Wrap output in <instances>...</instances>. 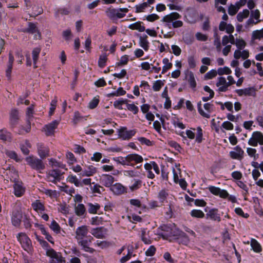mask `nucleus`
Masks as SVG:
<instances>
[{"mask_svg":"<svg viewBox=\"0 0 263 263\" xmlns=\"http://www.w3.org/2000/svg\"><path fill=\"white\" fill-rule=\"evenodd\" d=\"M117 12V9L115 8H109L106 11L107 16L111 20L116 18V13Z\"/></svg>","mask_w":263,"mask_h":263,"instance_id":"obj_51","label":"nucleus"},{"mask_svg":"<svg viewBox=\"0 0 263 263\" xmlns=\"http://www.w3.org/2000/svg\"><path fill=\"white\" fill-rule=\"evenodd\" d=\"M23 218L22 211L20 208H16L13 210L11 216V222L13 226L19 227Z\"/></svg>","mask_w":263,"mask_h":263,"instance_id":"obj_1","label":"nucleus"},{"mask_svg":"<svg viewBox=\"0 0 263 263\" xmlns=\"http://www.w3.org/2000/svg\"><path fill=\"white\" fill-rule=\"evenodd\" d=\"M164 85V83L162 82L161 80H157L154 82L153 85V89L155 91H159L162 87Z\"/></svg>","mask_w":263,"mask_h":263,"instance_id":"obj_46","label":"nucleus"},{"mask_svg":"<svg viewBox=\"0 0 263 263\" xmlns=\"http://www.w3.org/2000/svg\"><path fill=\"white\" fill-rule=\"evenodd\" d=\"M99 100L96 97H94L92 100L90 101L88 104V107L90 109L95 108L99 103Z\"/></svg>","mask_w":263,"mask_h":263,"instance_id":"obj_59","label":"nucleus"},{"mask_svg":"<svg viewBox=\"0 0 263 263\" xmlns=\"http://www.w3.org/2000/svg\"><path fill=\"white\" fill-rule=\"evenodd\" d=\"M41 51V48L40 47H37L34 48L32 51V56L34 68L37 67L36 63L39 59V57Z\"/></svg>","mask_w":263,"mask_h":263,"instance_id":"obj_21","label":"nucleus"},{"mask_svg":"<svg viewBox=\"0 0 263 263\" xmlns=\"http://www.w3.org/2000/svg\"><path fill=\"white\" fill-rule=\"evenodd\" d=\"M76 238L77 239L78 243L82 246V226L79 227L76 232Z\"/></svg>","mask_w":263,"mask_h":263,"instance_id":"obj_37","label":"nucleus"},{"mask_svg":"<svg viewBox=\"0 0 263 263\" xmlns=\"http://www.w3.org/2000/svg\"><path fill=\"white\" fill-rule=\"evenodd\" d=\"M187 81L190 87L194 90H196L197 83L195 79L194 73L192 71L189 72V78Z\"/></svg>","mask_w":263,"mask_h":263,"instance_id":"obj_23","label":"nucleus"},{"mask_svg":"<svg viewBox=\"0 0 263 263\" xmlns=\"http://www.w3.org/2000/svg\"><path fill=\"white\" fill-rule=\"evenodd\" d=\"M107 232L106 228L101 227L92 229L91 233L96 238H104Z\"/></svg>","mask_w":263,"mask_h":263,"instance_id":"obj_12","label":"nucleus"},{"mask_svg":"<svg viewBox=\"0 0 263 263\" xmlns=\"http://www.w3.org/2000/svg\"><path fill=\"white\" fill-rule=\"evenodd\" d=\"M247 152L249 156L254 158V160H256L259 157V155L256 154V150L255 148H247Z\"/></svg>","mask_w":263,"mask_h":263,"instance_id":"obj_44","label":"nucleus"},{"mask_svg":"<svg viewBox=\"0 0 263 263\" xmlns=\"http://www.w3.org/2000/svg\"><path fill=\"white\" fill-rule=\"evenodd\" d=\"M168 194L164 190H161L159 192L158 194V198L160 202L162 203L166 199Z\"/></svg>","mask_w":263,"mask_h":263,"instance_id":"obj_61","label":"nucleus"},{"mask_svg":"<svg viewBox=\"0 0 263 263\" xmlns=\"http://www.w3.org/2000/svg\"><path fill=\"white\" fill-rule=\"evenodd\" d=\"M107 60V55L106 54H101L100 55L98 60V66L100 68H103L106 66V63Z\"/></svg>","mask_w":263,"mask_h":263,"instance_id":"obj_38","label":"nucleus"},{"mask_svg":"<svg viewBox=\"0 0 263 263\" xmlns=\"http://www.w3.org/2000/svg\"><path fill=\"white\" fill-rule=\"evenodd\" d=\"M147 7V3H143L141 4L136 5V13H140L144 11V10Z\"/></svg>","mask_w":263,"mask_h":263,"instance_id":"obj_55","label":"nucleus"},{"mask_svg":"<svg viewBox=\"0 0 263 263\" xmlns=\"http://www.w3.org/2000/svg\"><path fill=\"white\" fill-rule=\"evenodd\" d=\"M126 159L128 161H134L136 163H139L143 162V158L141 156L137 154H129L126 156Z\"/></svg>","mask_w":263,"mask_h":263,"instance_id":"obj_20","label":"nucleus"},{"mask_svg":"<svg viewBox=\"0 0 263 263\" xmlns=\"http://www.w3.org/2000/svg\"><path fill=\"white\" fill-rule=\"evenodd\" d=\"M190 214L192 217L195 218H202L205 216L204 213L200 210H193L191 211Z\"/></svg>","mask_w":263,"mask_h":263,"instance_id":"obj_36","label":"nucleus"},{"mask_svg":"<svg viewBox=\"0 0 263 263\" xmlns=\"http://www.w3.org/2000/svg\"><path fill=\"white\" fill-rule=\"evenodd\" d=\"M32 207L35 211L45 210V206L41 202L40 200H36L35 202L32 203Z\"/></svg>","mask_w":263,"mask_h":263,"instance_id":"obj_32","label":"nucleus"},{"mask_svg":"<svg viewBox=\"0 0 263 263\" xmlns=\"http://www.w3.org/2000/svg\"><path fill=\"white\" fill-rule=\"evenodd\" d=\"M33 106L32 105L31 106L28 107L27 108L26 111V116H27V127L24 129L26 133H29L31 129V120L33 117Z\"/></svg>","mask_w":263,"mask_h":263,"instance_id":"obj_15","label":"nucleus"},{"mask_svg":"<svg viewBox=\"0 0 263 263\" xmlns=\"http://www.w3.org/2000/svg\"><path fill=\"white\" fill-rule=\"evenodd\" d=\"M244 93L246 96H255V89L254 87H248L244 89Z\"/></svg>","mask_w":263,"mask_h":263,"instance_id":"obj_54","label":"nucleus"},{"mask_svg":"<svg viewBox=\"0 0 263 263\" xmlns=\"http://www.w3.org/2000/svg\"><path fill=\"white\" fill-rule=\"evenodd\" d=\"M128 56L124 55L121 57L119 62L116 63V66L120 67L123 65H126L128 62Z\"/></svg>","mask_w":263,"mask_h":263,"instance_id":"obj_48","label":"nucleus"},{"mask_svg":"<svg viewBox=\"0 0 263 263\" xmlns=\"http://www.w3.org/2000/svg\"><path fill=\"white\" fill-rule=\"evenodd\" d=\"M37 153L41 159H44L49 155V149L43 143L37 144Z\"/></svg>","mask_w":263,"mask_h":263,"instance_id":"obj_13","label":"nucleus"},{"mask_svg":"<svg viewBox=\"0 0 263 263\" xmlns=\"http://www.w3.org/2000/svg\"><path fill=\"white\" fill-rule=\"evenodd\" d=\"M251 246L253 251L256 253H260L262 251V248L259 243L255 239H251Z\"/></svg>","mask_w":263,"mask_h":263,"instance_id":"obj_27","label":"nucleus"},{"mask_svg":"<svg viewBox=\"0 0 263 263\" xmlns=\"http://www.w3.org/2000/svg\"><path fill=\"white\" fill-rule=\"evenodd\" d=\"M148 36L144 34L143 36L140 37V46L145 51H148L149 49V42L147 40Z\"/></svg>","mask_w":263,"mask_h":263,"instance_id":"obj_22","label":"nucleus"},{"mask_svg":"<svg viewBox=\"0 0 263 263\" xmlns=\"http://www.w3.org/2000/svg\"><path fill=\"white\" fill-rule=\"evenodd\" d=\"M110 190L117 195H120L125 192V187L120 183H115L112 185Z\"/></svg>","mask_w":263,"mask_h":263,"instance_id":"obj_19","label":"nucleus"},{"mask_svg":"<svg viewBox=\"0 0 263 263\" xmlns=\"http://www.w3.org/2000/svg\"><path fill=\"white\" fill-rule=\"evenodd\" d=\"M50 228L56 233H59L60 232V227L59 224L54 220H52Z\"/></svg>","mask_w":263,"mask_h":263,"instance_id":"obj_58","label":"nucleus"},{"mask_svg":"<svg viewBox=\"0 0 263 263\" xmlns=\"http://www.w3.org/2000/svg\"><path fill=\"white\" fill-rule=\"evenodd\" d=\"M143 22L138 21L129 26V28L132 30H137L140 32H143L145 30V27L142 25Z\"/></svg>","mask_w":263,"mask_h":263,"instance_id":"obj_25","label":"nucleus"},{"mask_svg":"<svg viewBox=\"0 0 263 263\" xmlns=\"http://www.w3.org/2000/svg\"><path fill=\"white\" fill-rule=\"evenodd\" d=\"M128 100L127 99H124L123 98H120L118 100L115 101L114 102V106L115 108L118 109H123V107L122 105L123 104H126L128 102Z\"/></svg>","mask_w":263,"mask_h":263,"instance_id":"obj_31","label":"nucleus"},{"mask_svg":"<svg viewBox=\"0 0 263 263\" xmlns=\"http://www.w3.org/2000/svg\"><path fill=\"white\" fill-rule=\"evenodd\" d=\"M128 11L127 8H120L118 10H117V12L116 13V18H121L124 17L125 16V13L127 12Z\"/></svg>","mask_w":263,"mask_h":263,"instance_id":"obj_43","label":"nucleus"},{"mask_svg":"<svg viewBox=\"0 0 263 263\" xmlns=\"http://www.w3.org/2000/svg\"><path fill=\"white\" fill-rule=\"evenodd\" d=\"M206 218L218 222L221 221L220 215L218 213V210L216 208L211 209L207 212Z\"/></svg>","mask_w":263,"mask_h":263,"instance_id":"obj_10","label":"nucleus"},{"mask_svg":"<svg viewBox=\"0 0 263 263\" xmlns=\"http://www.w3.org/2000/svg\"><path fill=\"white\" fill-rule=\"evenodd\" d=\"M156 249L154 246H151L145 252V255L147 256H153L156 253Z\"/></svg>","mask_w":263,"mask_h":263,"instance_id":"obj_64","label":"nucleus"},{"mask_svg":"<svg viewBox=\"0 0 263 263\" xmlns=\"http://www.w3.org/2000/svg\"><path fill=\"white\" fill-rule=\"evenodd\" d=\"M258 143L260 145L263 144V134L260 132L255 131L252 133L251 137L248 141V144L251 146L256 147Z\"/></svg>","mask_w":263,"mask_h":263,"instance_id":"obj_2","label":"nucleus"},{"mask_svg":"<svg viewBox=\"0 0 263 263\" xmlns=\"http://www.w3.org/2000/svg\"><path fill=\"white\" fill-rule=\"evenodd\" d=\"M46 255L53 260L55 263H65V258L62 255L61 253L56 252L53 249L50 248L46 251Z\"/></svg>","mask_w":263,"mask_h":263,"instance_id":"obj_3","label":"nucleus"},{"mask_svg":"<svg viewBox=\"0 0 263 263\" xmlns=\"http://www.w3.org/2000/svg\"><path fill=\"white\" fill-rule=\"evenodd\" d=\"M183 41L187 45H192L194 42L193 34L191 32L186 33L183 35Z\"/></svg>","mask_w":263,"mask_h":263,"instance_id":"obj_24","label":"nucleus"},{"mask_svg":"<svg viewBox=\"0 0 263 263\" xmlns=\"http://www.w3.org/2000/svg\"><path fill=\"white\" fill-rule=\"evenodd\" d=\"M84 48L86 50L87 53H91L92 47H91V39L90 36L88 37L84 43Z\"/></svg>","mask_w":263,"mask_h":263,"instance_id":"obj_42","label":"nucleus"},{"mask_svg":"<svg viewBox=\"0 0 263 263\" xmlns=\"http://www.w3.org/2000/svg\"><path fill=\"white\" fill-rule=\"evenodd\" d=\"M114 182V178L109 175L103 174L100 178V183L106 187H110L112 185Z\"/></svg>","mask_w":263,"mask_h":263,"instance_id":"obj_14","label":"nucleus"},{"mask_svg":"<svg viewBox=\"0 0 263 263\" xmlns=\"http://www.w3.org/2000/svg\"><path fill=\"white\" fill-rule=\"evenodd\" d=\"M82 200V196L81 195L77 194L74 197L75 202V212L78 216L82 215V203H79L76 205L77 202H81Z\"/></svg>","mask_w":263,"mask_h":263,"instance_id":"obj_16","label":"nucleus"},{"mask_svg":"<svg viewBox=\"0 0 263 263\" xmlns=\"http://www.w3.org/2000/svg\"><path fill=\"white\" fill-rule=\"evenodd\" d=\"M66 158L68 160V163L69 164H73L77 162L76 158L74 157V155L70 152H67Z\"/></svg>","mask_w":263,"mask_h":263,"instance_id":"obj_53","label":"nucleus"},{"mask_svg":"<svg viewBox=\"0 0 263 263\" xmlns=\"http://www.w3.org/2000/svg\"><path fill=\"white\" fill-rule=\"evenodd\" d=\"M119 136L122 139V140H129V137L128 136V131L126 130V128L121 129L119 131Z\"/></svg>","mask_w":263,"mask_h":263,"instance_id":"obj_41","label":"nucleus"},{"mask_svg":"<svg viewBox=\"0 0 263 263\" xmlns=\"http://www.w3.org/2000/svg\"><path fill=\"white\" fill-rule=\"evenodd\" d=\"M197 134L196 137V141L200 143L202 141L203 133L202 129L200 126H198L197 128Z\"/></svg>","mask_w":263,"mask_h":263,"instance_id":"obj_50","label":"nucleus"},{"mask_svg":"<svg viewBox=\"0 0 263 263\" xmlns=\"http://www.w3.org/2000/svg\"><path fill=\"white\" fill-rule=\"evenodd\" d=\"M5 153L9 158L14 160L16 162L20 161V158L14 151L7 150Z\"/></svg>","mask_w":263,"mask_h":263,"instance_id":"obj_35","label":"nucleus"},{"mask_svg":"<svg viewBox=\"0 0 263 263\" xmlns=\"http://www.w3.org/2000/svg\"><path fill=\"white\" fill-rule=\"evenodd\" d=\"M217 72L219 75H223V74H229L231 73V70L227 66H225L223 68L220 67L217 70Z\"/></svg>","mask_w":263,"mask_h":263,"instance_id":"obj_47","label":"nucleus"},{"mask_svg":"<svg viewBox=\"0 0 263 263\" xmlns=\"http://www.w3.org/2000/svg\"><path fill=\"white\" fill-rule=\"evenodd\" d=\"M249 11L246 9L243 10L242 12H239L237 15V19L239 22H241L243 20L248 17L249 15Z\"/></svg>","mask_w":263,"mask_h":263,"instance_id":"obj_34","label":"nucleus"},{"mask_svg":"<svg viewBox=\"0 0 263 263\" xmlns=\"http://www.w3.org/2000/svg\"><path fill=\"white\" fill-rule=\"evenodd\" d=\"M173 236L177 237L179 243L187 246L190 242L189 238L186 234L179 229L174 232Z\"/></svg>","mask_w":263,"mask_h":263,"instance_id":"obj_5","label":"nucleus"},{"mask_svg":"<svg viewBox=\"0 0 263 263\" xmlns=\"http://www.w3.org/2000/svg\"><path fill=\"white\" fill-rule=\"evenodd\" d=\"M217 73V71L216 70H211L205 74L204 78L205 80L212 79L216 77Z\"/></svg>","mask_w":263,"mask_h":263,"instance_id":"obj_57","label":"nucleus"},{"mask_svg":"<svg viewBox=\"0 0 263 263\" xmlns=\"http://www.w3.org/2000/svg\"><path fill=\"white\" fill-rule=\"evenodd\" d=\"M92 184H93V185L90 187L91 193L101 194V186L98 184H94V183Z\"/></svg>","mask_w":263,"mask_h":263,"instance_id":"obj_60","label":"nucleus"},{"mask_svg":"<svg viewBox=\"0 0 263 263\" xmlns=\"http://www.w3.org/2000/svg\"><path fill=\"white\" fill-rule=\"evenodd\" d=\"M126 104L127 109L133 112L134 115H136L139 112V108L134 104H128L127 103Z\"/></svg>","mask_w":263,"mask_h":263,"instance_id":"obj_49","label":"nucleus"},{"mask_svg":"<svg viewBox=\"0 0 263 263\" xmlns=\"http://www.w3.org/2000/svg\"><path fill=\"white\" fill-rule=\"evenodd\" d=\"M11 180L12 181V179ZM13 182L14 183L13 184L14 195L16 197H21L25 192V188L22 185L23 183L21 181L16 180L15 178Z\"/></svg>","mask_w":263,"mask_h":263,"instance_id":"obj_6","label":"nucleus"},{"mask_svg":"<svg viewBox=\"0 0 263 263\" xmlns=\"http://www.w3.org/2000/svg\"><path fill=\"white\" fill-rule=\"evenodd\" d=\"M196 39L199 41L205 42L208 39V37L206 35L202 34L201 32H197L195 34Z\"/></svg>","mask_w":263,"mask_h":263,"instance_id":"obj_62","label":"nucleus"},{"mask_svg":"<svg viewBox=\"0 0 263 263\" xmlns=\"http://www.w3.org/2000/svg\"><path fill=\"white\" fill-rule=\"evenodd\" d=\"M64 174L61 170L59 169H53L49 170L48 172L47 178L49 181L55 183L57 181L61 179V176Z\"/></svg>","mask_w":263,"mask_h":263,"instance_id":"obj_4","label":"nucleus"},{"mask_svg":"<svg viewBox=\"0 0 263 263\" xmlns=\"http://www.w3.org/2000/svg\"><path fill=\"white\" fill-rule=\"evenodd\" d=\"M162 62L164 65L162 67L161 73L164 74L168 70L172 68L173 64L172 63L169 62L168 59L166 58L163 59Z\"/></svg>","mask_w":263,"mask_h":263,"instance_id":"obj_30","label":"nucleus"},{"mask_svg":"<svg viewBox=\"0 0 263 263\" xmlns=\"http://www.w3.org/2000/svg\"><path fill=\"white\" fill-rule=\"evenodd\" d=\"M235 45L238 49L242 50L245 47L246 43L243 39H236Z\"/></svg>","mask_w":263,"mask_h":263,"instance_id":"obj_56","label":"nucleus"},{"mask_svg":"<svg viewBox=\"0 0 263 263\" xmlns=\"http://www.w3.org/2000/svg\"><path fill=\"white\" fill-rule=\"evenodd\" d=\"M104 221L103 218L101 217L96 216L91 218V224L93 225H99Z\"/></svg>","mask_w":263,"mask_h":263,"instance_id":"obj_63","label":"nucleus"},{"mask_svg":"<svg viewBox=\"0 0 263 263\" xmlns=\"http://www.w3.org/2000/svg\"><path fill=\"white\" fill-rule=\"evenodd\" d=\"M26 161L30 164H40L41 161L34 156L26 157Z\"/></svg>","mask_w":263,"mask_h":263,"instance_id":"obj_39","label":"nucleus"},{"mask_svg":"<svg viewBox=\"0 0 263 263\" xmlns=\"http://www.w3.org/2000/svg\"><path fill=\"white\" fill-rule=\"evenodd\" d=\"M87 228L86 226H83V250L89 253H93L95 250L87 246L88 242H90V239H92L93 238H85V235L87 233Z\"/></svg>","mask_w":263,"mask_h":263,"instance_id":"obj_9","label":"nucleus"},{"mask_svg":"<svg viewBox=\"0 0 263 263\" xmlns=\"http://www.w3.org/2000/svg\"><path fill=\"white\" fill-rule=\"evenodd\" d=\"M58 100L56 97H55L50 102V108L49 111V116H51L56 108Z\"/></svg>","mask_w":263,"mask_h":263,"instance_id":"obj_40","label":"nucleus"},{"mask_svg":"<svg viewBox=\"0 0 263 263\" xmlns=\"http://www.w3.org/2000/svg\"><path fill=\"white\" fill-rule=\"evenodd\" d=\"M60 121L58 120H54L51 123L44 126L43 129L47 136H51L53 135L55 132V129L57 128Z\"/></svg>","mask_w":263,"mask_h":263,"instance_id":"obj_7","label":"nucleus"},{"mask_svg":"<svg viewBox=\"0 0 263 263\" xmlns=\"http://www.w3.org/2000/svg\"><path fill=\"white\" fill-rule=\"evenodd\" d=\"M201 106H202L201 102L200 101V102H198V103H197V109H198V111L199 113L200 114V115L201 116H202L203 117H205V118H210V114L205 112L203 110V109H202Z\"/></svg>","mask_w":263,"mask_h":263,"instance_id":"obj_52","label":"nucleus"},{"mask_svg":"<svg viewBox=\"0 0 263 263\" xmlns=\"http://www.w3.org/2000/svg\"><path fill=\"white\" fill-rule=\"evenodd\" d=\"M31 147V144L28 140H26L24 143L20 145V148L22 153L25 155H28L29 153V148Z\"/></svg>","mask_w":263,"mask_h":263,"instance_id":"obj_29","label":"nucleus"},{"mask_svg":"<svg viewBox=\"0 0 263 263\" xmlns=\"http://www.w3.org/2000/svg\"><path fill=\"white\" fill-rule=\"evenodd\" d=\"M11 134L6 129L0 130V139L4 141H10L11 140Z\"/></svg>","mask_w":263,"mask_h":263,"instance_id":"obj_28","label":"nucleus"},{"mask_svg":"<svg viewBox=\"0 0 263 263\" xmlns=\"http://www.w3.org/2000/svg\"><path fill=\"white\" fill-rule=\"evenodd\" d=\"M263 37V28L260 30H256L252 33V39L253 40L260 39Z\"/></svg>","mask_w":263,"mask_h":263,"instance_id":"obj_45","label":"nucleus"},{"mask_svg":"<svg viewBox=\"0 0 263 263\" xmlns=\"http://www.w3.org/2000/svg\"><path fill=\"white\" fill-rule=\"evenodd\" d=\"M27 31L30 33H34L37 32V34L35 35L36 39H39L41 37V34L37 31L36 25L32 23H28V27L27 29Z\"/></svg>","mask_w":263,"mask_h":263,"instance_id":"obj_26","label":"nucleus"},{"mask_svg":"<svg viewBox=\"0 0 263 263\" xmlns=\"http://www.w3.org/2000/svg\"><path fill=\"white\" fill-rule=\"evenodd\" d=\"M88 211L90 214H96L97 211L100 208V205L98 203L93 204L91 203H88Z\"/></svg>","mask_w":263,"mask_h":263,"instance_id":"obj_33","label":"nucleus"},{"mask_svg":"<svg viewBox=\"0 0 263 263\" xmlns=\"http://www.w3.org/2000/svg\"><path fill=\"white\" fill-rule=\"evenodd\" d=\"M235 149V152L231 151L230 152L231 157L234 159H241L244 153L243 151L239 146H237Z\"/></svg>","mask_w":263,"mask_h":263,"instance_id":"obj_17","label":"nucleus"},{"mask_svg":"<svg viewBox=\"0 0 263 263\" xmlns=\"http://www.w3.org/2000/svg\"><path fill=\"white\" fill-rule=\"evenodd\" d=\"M18 241L21 243L22 247L29 248L31 243L30 238L24 233H20L17 235Z\"/></svg>","mask_w":263,"mask_h":263,"instance_id":"obj_11","label":"nucleus"},{"mask_svg":"<svg viewBox=\"0 0 263 263\" xmlns=\"http://www.w3.org/2000/svg\"><path fill=\"white\" fill-rule=\"evenodd\" d=\"M14 57L11 52L9 53V60L7 64V68L6 70V76L9 79L11 77L13 63L14 62Z\"/></svg>","mask_w":263,"mask_h":263,"instance_id":"obj_18","label":"nucleus"},{"mask_svg":"<svg viewBox=\"0 0 263 263\" xmlns=\"http://www.w3.org/2000/svg\"><path fill=\"white\" fill-rule=\"evenodd\" d=\"M181 18V15L180 14L176 12H173L163 16L161 20V21L167 23V26H168L170 28H171V27L169 26L168 23H173L175 20L180 19Z\"/></svg>","mask_w":263,"mask_h":263,"instance_id":"obj_8","label":"nucleus"}]
</instances>
